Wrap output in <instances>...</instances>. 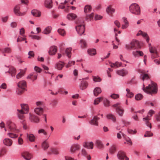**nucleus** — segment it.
<instances>
[{"instance_id":"1","label":"nucleus","mask_w":160,"mask_h":160,"mask_svg":"<svg viewBox=\"0 0 160 160\" xmlns=\"http://www.w3.org/2000/svg\"><path fill=\"white\" fill-rule=\"evenodd\" d=\"M145 86L143 84V87L142 88L143 90L145 92L148 94H152L157 93L158 91V88L157 84L153 82H152L151 84L144 88Z\"/></svg>"},{"instance_id":"2","label":"nucleus","mask_w":160,"mask_h":160,"mask_svg":"<svg viewBox=\"0 0 160 160\" xmlns=\"http://www.w3.org/2000/svg\"><path fill=\"white\" fill-rule=\"evenodd\" d=\"M83 22L81 18L78 19L76 22V23L77 24L76 26V29L80 35H82L85 32V26L83 25Z\"/></svg>"},{"instance_id":"3","label":"nucleus","mask_w":160,"mask_h":160,"mask_svg":"<svg viewBox=\"0 0 160 160\" xmlns=\"http://www.w3.org/2000/svg\"><path fill=\"white\" fill-rule=\"evenodd\" d=\"M130 11L132 13L139 15L140 13V9L139 5L136 3H132L129 7Z\"/></svg>"},{"instance_id":"4","label":"nucleus","mask_w":160,"mask_h":160,"mask_svg":"<svg viewBox=\"0 0 160 160\" xmlns=\"http://www.w3.org/2000/svg\"><path fill=\"white\" fill-rule=\"evenodd\" d=\"M112 107L115 108L116 112L119 116H122L123 115L124 111L121 106L120 103L117 102L113 105Z\"/></svg>"},{"instance_id":"5","label":"nucleus","mask_w":160,"mask_h":160,"mask_svg":"<svg viewBox=\"0 0 160 160\" xmlns=\"http://www.w3.org/2000/svg\"><path fill=\"white\" fill-rule=\"evenodd\" d=\"M117 157L120 160H124V158L125 160H129V158L127 157L124 152L122 151H119L117 155Z\"/></svg>"},{"instance_id":"6","label":"nucleus","mask_w":160,"mask_h":160,"mask_svg":"<svg viewBox=\"0 0 160 160\" xmlns=\"http://www.w3.org/2000/svg\"><path fill=\"white\" fill-rule=\"evenodd\" d=\"M130 45L132 49H138L141 48L139 42L136 40H133L130 42Z\"/></svg>"},{"instance_id":"7","label":"nucleus","mask_w":160,"mask_h":160,"mask_svg":"<svg viewBox=\"0 0 160 160\" xmlns=\"http://www.w3.org/2000/svg\"><path fill=\"white\" fill-rule=\"evenodd\" d=\"M83 146L88 149H92L93 148V143L92 142L87 141L83 144Z\"/></svg>"},{"instance_id":"8","label":"nucleus","mask_w":160,"mask_h":160,"mask_svg":"<svg viewBox=\"0 0 160 160\" xmlns=\"http://www.w3.org/2000/svg\"><path fill=\"white\" fill-rule=\"evenodd\" d=\"M80 146L77 144H72L70 148V151L72 153H74L76 150H78L80 149Z\"/></svg>"},{"instance_id":"9","label":"nucleus","mask_w":160,"mask_h":160,"mask_svg":"<svg viewBox=\"0 0 160 160\" xmlns=\"http://www.w3.org/2000/svg\"><path fill=\"white\" fill-rule=\"evenodd\" d=\"M7 125L9 128L12 131H14L16 130V126L14 123L11 121H8L7 122Z\"/></svg>"},{"instance_id":"10","label":"nucleus","mask_w":160,"mask_h":160,"mask_svg":"<svg viewBox=\"0 0 160 160\" xmlns=\"http://www.w3.org/2000/svg\"><path fill=\"white\" fill-rule=\"evenodd\" d=\"M29 120L32 122L38 123L39 122V119L38 117L35 115L29 113Z\"/></svg>"},{"instance_id":"11","label":"nucleus","mask_w":160,"mask_h":160,"mask_svg":"<svg viewBox=\"0 0 160 160\" xmlns=\"http://www.w3.org/2000/svg\"><path fill=\"white\" fill-rule=\"evenodd\" d=\"M17 85L19 88L25 89V88L26 87V82L25 81L22 80L18 83Z\"/></svg>"},{"instance_id":"12","label":"nucleus","mask_w":160,"mask_h":160,"mask_svg":"<svg viewBox=\"0 0 160 160\" xmlns=\"http://www.w3.org/2000/svg\"><path fill=\"white\" fill-rule=\"evenodd\" d=\"M22 157L26 160H30L32 158V155L29 152H25L22 154Z\"/></svg>"},{"instance_id":"13","label":"nucleus","mask_w":160,"mask_h":160,"mask_svg":"<svg viewBox=\"0 0 160 160\" xmlns=\"http://www.w3.org/2000/svg\"><path fill=\"white\" fill-rule=\"evenodd\" d=\"M99 119V118L97 116H94L93 118L89 121V123L92 125L96 126L98 125V121Z\"/></svg>"},{"instance_id":"14","label":"nucleus","mask_w":160,"mask_h":160,"mask_svg":"<svg viewBox=\"0 0 160 160\" xmlns=\"http://www.w3.org/2000/svg\"><path fill=\"white\" fill-rule=\"evenodd\" d=\"M57 51V47L55 46H51L50 48L48 53L50 55H54Z\"/></svg>"},{"instance_id":"15","label":"nucleus","mask_w":160,"mask_h":160,"mask_svg":"<svg viewBox=\"0 0 160 160\" xmlns=\"http://www.w3.org/2000/svg\"><path fill=\"white\" fill-rule=\"evenodd\" d=\"M116 73L119 75L124 76L128 74V70L126 69H122L117 71Z\"/></svg>"},{"instance_id":"16","label":"nucleus","mask_w":160,"mask_h":160,"mask_svg":"<svg viewBox=\"0 0 160 160\" xmlns=\"http://www.w3.org/2000/svg\"><path fill=\"white\" fill-rule=\"evenodd\" d=\"M44 5L47 8L50 9L52 7V0H45Z\"/></svg>"},{"instance_id":"17","label":"nucleus","mask_w":160,"mask_h":160,"mask_svg":"<svg viewBox=\"0 0 160 160\" xmlns=\"http://www.w3.org/2000/svg\"><path fill=\"white\" fill-rule=\"evenodd\" d=\"M19 7L18 6H16L14 9V12L16 15H17L18 16H22L25 14V12H23L22 13H21L19 10Z\"/></svg>"},{"instance_id":"18","label":"nucleus","mask_w":160,"mask_h":160,"mask_svg":"<svg viewBox=\"0 0 160 160\" xmlns=\"http://www.w3.org/2000/svg\"><path fill=\"white\" fill-rule=\"evenodd\" d=\"M34 112L37 115H41L42 114L43 110L42 108L38 107L34 109Z\"/></svg>"},{"instance_id":"19","label":"nucleus","mask_w":160,"mask_h":160,"mask_svg":"<svg viewBox=\"0 0 160 160\" xmlns=\"http://www.w3.org/2000/svg\"><path fill=\"white\" fill-rule=\"evenodd\" d=\"M52 154H53L55 155H57L59 154V152L57 149L52 148L50 149V151H48V152L47 154L49 155H50Z\"/></svg>"},{"instance_id":"20","label":"nucleus","mask_w":160,"mask_h":160,"mask_svg":"<svg viewBox=\"0 0 160 160\" xmlns=\"http://www.w3.org/2000/svg\"><path fill=\"white\" fill-rule=\"evenodd\" d=\"M64 66V63L63 62H59L56 63L55 68L58 70H61Z\"/></svg>"},{"instance_id":"21","label":"nucleus","mask_w":160,"mask_h":160,"mask_svg":"<svg viewBox=\"0 0 160 160\" xmlns=\"http://www.w3.org/2000/svg\"><path fill=\"white\" fill-rule=\"evenodd\" d=\"M77 17L76 15L73 13H69L67 16V18L68 20H71L75 19Z\"/></svg>"},{"instance_id":"22","label":"nucleus","mask_w":160,"mask_h":160,"mask_svg":"<svg viewBox=\"0 0 160 160\" xmlns=\"http://www.w3.org/2000/svg\"><path fill=\"white\" fill-rule=\"evenodd\" d=\"M107 118L108 119L112 121L113 122H115L116 118L115 115L112 114H109L107 115Z\"/></svg>"},{"instance_id":"23","label":"nucleus","mask_w":160,"mask_h":160,"mask_svg":"<svg viewBox=\"0 0 160 160\" xmlns=\"http://www.w3.org/2000/svg\"><path fill=\"white\" fill-rule=\"evenodd\" d=\"M88 86V83L86 81H82L80 85V88L82 90L86 89Z\"/></svg>"},{"instance_id":"24","label":"nucleus","mask_w":160,"mask_h":160,"mask_svg":"<svg viewBox=\"0 0 160 160\" xmlns=\"http://www.w3.org/2000/svg\"><path fill=\"white\" fill-rule=\"evenodd\" d=\"M49 147V145L47 141H44L42 143V147L44 150H46Z\"/></svg>"},{"instance_id":"25","label":"nucleus","mask_w":160,"mask_h":160,"mask_svg":"<svg viewBox=\"0 0 160 160\" xmlns=\"http://www.w3.org/2000/svg\"><path fill=\"white\" fill-rule=\"evenodd\" d=\"M102 91L101 89L99 87H96L93 90V93L94 95L97 96Z\"/></svg>"},{"instance_id":"26","label":"nucleus","mask_w":160,"mask_h":160,"mask_svg":"<svg viewBox=\"0 0 160 160\" xmlns=\"http://www.w3.org/2000/svg\"><path fill=\"white\" fill-rule=\"evenodd\" d=\"M8 72L11 74L12 76H15L16 72L15 69L13 67H10Z\"/></svg>"},{"instance_id":"27","label":"nucleus","mask_w":160,"mask_h":160,"mask_svg":"<svg viewBox=\"0 0 160 160\" xmlns=\"http://www.w3.org/2000/svg\"><path fill=\"white\" fill-rule=\"evenodd\" d=\"M21 106L22 109L23 110H24L26 112V113H28L29 111V108L28 105L26 104H21Z\"/></svg>"},{"instance_id":"28","label":"nucleus","mask_w":160,"mask_h":160,"mask_svg":"<svg viewBox=\"0 0 160 160\" xmlns=\"http://www.w3.org/2000/svg\"><path fill=\"white\" fill-rule=\"evenodd\" d=\"M32 14L35 17H39L41 15L40 12L37 10H33L31 11Z\"/></svg>"},{"instance_id":"29","label":"nucleus","mask_w":160,"mask_h":160,"mask_svg":"<svg viewBox=\"0 0 160 160\" xmlns=\"http://www.w3.org/2000/svg\"><path fill=\"white\" fill-rule=\"evenodd\" d=\"M92 10V8L90 5H87L85 6L84 8V12L85 13H88L90 12Z\"/></svg>"},{"instance_id":"30","label":"nucleus","mask_w":160,"mask_h":160,"mask_svg":"<svg viewBox=\"0 0 160 160\" xmlns=\"http://www.w3.org/2000/svg\"><path fill=\"white\" fill-rule=\"evenodd\" d=\"M88 54L91 56L94 55L96 54V50L94 49H88Z\"/></svg>"},{"instance_id":"31","label":"nucleus","mask_w":160,"mask_h":160,"mask_svg":"<svg viewBox=\"0 0 160 160\" xmlns=\"http://www.w3.org/2000/svg\"><path fill=\"white\" fill-rule=\"evenodd\" d=\"M52 30V28L51 27L48 26L46 27L43 31L42 33L46 34H48L51 32Z\"/></svg>"},{"instance_id":"32","label":"nucleus","mask_w":160,"mask_h":160,"mask_svg":"<svg viewBox=\"0 0 160 160\" xmlns=\"http://www.w3.org/2000/svg\"><path fill=\"white\" fill-rule=\"evenodd\" d=\"M80 154L83 156L86 157L88 155V153L86 149L84 148L82 149L81 152ZM80 154V153H79L78 155V157H79Z\"/></svg>"},{"instance_id":"33","label":"nucleus","mask_w":160,"mask_h":160,"mask_svg":"<svg viewBox=\"0 0 160 160\" xmlns=\"http://www.w3.org/2000/svg\"><path fill=\"white\" fill-rule=\"evenodd\" d=\"M126 91L127 92L126 96L128 97L131 98L132 97H133V96H134L133 93L132 92H130L129 89L128 88H127L126 89Z\"/></svg>"},{"instance_id":"34","label":"nucleus","mask_w":160,"mask_h":160,"mask_svg":"<svg viewBox=\"0 0 160 160\" xmlns=\"http://www.w3.org/2000/svg\"><path fill=\"white\" fill-rule=\"evenodd\" d=\"M94 16V13H92L88 15H86V20L88 21H91L92 19H93Z\"/></svg>"},{"instance_id":"35","label":"nucleus","mask_w":160,"mask_h":160,"mask_svg":"<svg viewBox=\"0 0 160 160\" xmlns=\"http://www.w3.org/2000/svg\"><path fill=\"white\" fill-rule=\"evenodd\" d=\"M37 77V75H33L32 73H31L27 77V78L28 79H32L33 81H34L36 79Z\"/></svg>"},{"instance_id":"36","label":"nucleus","mask_w":160,"mask_h":160,"mask_svg":"<svg viewBox=\"0 0 160 160\" xmlns=\"http://www.w3.org/2000/svg\"><path fill=\"white\" fill-rule=\"evenodd\" d=\"M106 11L108 13H112L115 12V9L112 8L111 6H109L107 8Z\"/></svg>"},{"instance_id":"37","label":"nucleus","mask_w":160,"mask_h":160,"mask_svg":"<svg viewBox=\"0 0 160 160\" xmlns=\"http://www.w3.org/2000/svg\"><path fill=\"white\" fill-rule=\"evenodd\" d=\"M149 51L150 53H155L156 56L157 55V50L155 47H150Z\"/></svg>"},{"instance_id":"38","label":"nucleus","mask_w":160,"mask_h":160,"mask_svg":"<svg viewBox=\"0 0 160 160\" xmlns=\"http://www.w3.org/2000/svg\"><path fill=\"white\" fill-rule=\"evenodd\" d=\"M27 137L29 140H35V137L33 134H27Z\"/></svg>"},{"instance_id":"39","label":"nucleus","mask_w":160,"mask_h":160,"mask_svg":"<svg viewBox=\"0 0 160 160\" xmlns=\"http://www.w3.org/2000/svg\"><path fill=\"white\" fill-rule=\"evenodd\" d=\"M72 48H68L65 50V53L67 54V56L68 58H70L71 57V51Z\"/></svg>"},{"instance_id":"40","label":"nucleus","mask_w":160,"mask_h":160,"mask_svg":"<svg viewBox=\"0 0 160 160\" xmlns=\"http://www.w3.org/2000/svg\"><path fill=\"white\" fill-rule=\"evenodd\" d=\"M103 98L102 97L98 98L95 99L94 101V104L97 105L98 104L99 102L101 101Z\"/></svg>"},{"instance_id":"41","label":"nucleus","mask_w":160,"mask_h":160,"mask_svg":"<svg viewBox=\"0 0 160 160\" xmlns=\"http://www.w3.org/2000/svg\"><path fill=\"white\" fill-rule=\"evenodd\" d=\"M6 152V150L5 148H2L0 150V157L4 155Z\"/></svg>"},{"instance_id":"42","label":"nucleus","mask_w":160,"mask_h":160,"mask_svg":"<svg viewBox=\"0 0 160 160\" xmlns=\"http://www.w3.org/2000/svg\"><path fill=\"white\" fill-rule=\"evenodd\" d=\"M3 144L6 146H10L12 143V141H3Z\"/></svg>"},{"instance_id":"43","label":"nucleus","mask_w":160,"mask_h":160,"mask_svg":"<svg viewBox=\"0 0 160 160\" xmlns=\"http://www.w3.org/2000/svg\"><path fill=\"white\" fill-rule=\"evenodd\" d=\"M25 72L24 71H21L16 75V78L17 79L21 78L24 75Z\"/></svg>"},{"instance_id":"44","label":"nucleus","mask_w":160,"mask_h":160,"mask_svg":"<svg viewBox=\"0 0 160 160\" xmlns=\"http://www.w3.org/2000/svg\"><path fill=\"white\" fill-rule=\"evenodd\" d=\"M139 35H142L143 37H147L148 36L147 33L142 32L141 31H139V32L137 34V36H138Z\"/></svg>"},{"instance_id":"45","label":"nucleus","mask_w":160,"mask_h":160,"mask_svg":"<svg viewBox=\"0 0 160 160\" xmlns=\"http://www.w3.org/2000/svg\"><path fill=\"white\" fill-rule=\"evenodd\" d=\"M81 47L82 48H85L87 46V44L86 41L83 39L80 41Z\"/></svg>"},{"instance_id":"46","label":"nucleus","mask_w":160,"mask_h":160,"mask_svg":"<svg viewBox=\"0 0 160 160\" xmlns=\"http://www.w3.org/2000/svg\"><path fill=\"white\" fill-rule=\"evenodd\" d=\"M93 80L95 82H100L101 81V79L98 76H93Z\"/></svg>"},{"instance_id":"47","label":"nucleus","mask_w":160,"mask_h":160,"mask_svg":"<svg viewBox=\"0 0 160 160\" xmlns=\"http://www.w3.org/2000/svg\"><path fill=\"white\" fill-rule=\"evenodd\" d=\"M135 98L136 100H139L142 98L143 96L141 94H138L135 95Z\"/></svg>"},{"instance_id":"48","label":"nucleus","mask_w":160,"mask_h":160,"mask_svg":"<svg viewBox=\"0 0 160 160\" xmlns=\"http://www.w3.org/2000/svg\"><path fill=\"white\" fill-rule=\"evenodd\" d=\"M96 144L98 148H102L103 147V145L100 141H97L96 142Z\"/></svg>"},{"instance_id":"49","label":"nucleus","mask_w":160,"mask_h":160,"mask_svg":"<svg viewBox=\"0 0 160 160\" xmlns=\"http://www.w3.org/2000/svg\"><path fill=\"white\" fill-rule=\"evenodd\" d=\"M8 135L10 137L12 138H15L18 136L16 134L12 133H8Z\"/></svg>"},{"instance_id":"50","label":"nucleus","mask_w":160,"mask_h":160,"mask_svg":"<svg viewBox=\"0 0 160 160\" xmlns=\"http://www.w3.org/2000/svg\"><path fill=\"white\" fill-rule=\"evenodd\" d=\"M116 151L115 148L114 146H112L109 149L110 153L111 154H113Z\"/></svg>"},{"instance_id":"51","label":"nucleus","mask_w":160,"mask_h":160,"mask_svg":"<svg viewBox=\"0 0 160 160\" xmlns=\"http://www.w3.org/2000/svg\"><path fill=\"white\" fill-rule=\"evenodd\" d=\"M58 32L62 36H64L65 34V31L63 29H59L58 30Z\"/></svg>"},{"instance_id":"52","label":"nucleus","mask_w":160,"mask_h":160,"mask_svg":"<svg viewBox=\"0 0 160 160\" xmlns=\"http://www.w3.org/2000/svg\"><path fill=\"white\" fill-rule=\"evenodd\" d=\"M38 134L43 133L45 135H46L47 134V132L43 129L39 130L38 131Z\"/></svg>"},{"instance_id":"53","label":"nucleus","mask_w":160,"mask_h":160,"mask_svg":"<svg viewBox=\"0 0 160 160\" xmlns=\"http://www.w3.org/2000/svg\"><path fill=\"white\" fill-rule=\"evenodd\" d=\"M103 103L106 107H108L109 106V101L108 99H105L104 100Z\"/></svg>"},{"instance_id":"54","label":"nucleus","mask_w":160,"mask_h":160,"mask_svg":"<svg viewBox=\"0 0 160 160\" xmlns=\"http://www.w3.org/2000/svg\"><path fill=\"white\" fill-rule=\"evenodd\" d=\"M152 133H151L149 131H147L146 132L144 136L145 137H149L152 136Z\"/></svg>"},{"instance_id":"55","label":"nucleus","mask_w":160,"mask_h":160,"mask_svg":"<svg viewBox=\"0 0 160 160\" xmlns=\"http://www.w3.org/2000/svg\"><path fill=\"white\" fill-rule=\"evenodd\" d=\"M34 69L35 71L37 72L40 73L42 71L41 68L36 66L34 67Z\"/></svg>"},{"instance_id":"56","label":"nucleus","mask_w":160,"mask_h":160,"mask_svg":"<svg viewBox=\"0 0 160 160\" xmlns=\"http://www.w3.org/2000/svg\"><path fill=\"white\" fill-rule=\"evenodd\" d=\"M149 79V77L148 74H144L142 78V80L143 81H144L145 80H148Z\"/></svg>"},{"instance_id":"57","label":"nucleus","mask_w":160,"mask_h":160,"mask_svg":"<svg viewBox=\"0 0 160 160\" xmlns=\"http://www.w3.org/2000/svg\"><path fill=\"white\" fill-rule=\"evenodd\" d=\"M11 52V49L8 48H5L4 50V52L7 53H10Z\"/></svg>"},{"instance_id":"58","label":"nucleus","mask_w":160,"mask_h":160,"mask_svg":"<svg viewBox=\"0 0 160 160\" xmlns=\"http://www.w3.org/2000/svg\"><path fill=\"white\" fill-rule=\"evenodd\" d=\"M125 144H127L129 146H131L132 144V141H125L124 142Z\"/></svg>"},{"instance_id":"59","label":"nucleus","mask_w":160,"mask_h":160,"mask_svg":"<svg viewBox=\"0 0 160 160\" xmlns=\"http://www.w3.org/2000/svg\"><path fill=\"white\" fill-rule=\"evenodd\" d=\"M102 17L100 15H96L94 17V19L96 20H99L101 19Z\"/></svg>"},{"instance_id":"60","label":"nucleus","mask_w":160,"mask_h":160,"mask_svg":"<svg viewBox=\"0 0 160 160\" xmlns=\"http://www.w3.org/2000/svg\"><path fill=\"white\" fill-rule=\"evenodd\" d=\"M25 89H21V88H19L18 89V91L17 92V94L18 95H20L24 91Z\"/></svg>"},{"instance_id":"61","label":"nucleus","mask_w":160,"mask_h":160,"mask_svg":"<svg viewBox=\"0 0 160 160\" xmlns=\"http://www.w3.org/2000/svg\"><path fill=\"white\" fill-rule=\"evenodd\" d=\"M29 55L28 58H30L31 57H33L34 56V53L32 51H30L28 52Z\"/></svg>"},{"instance_id":"62","label":"nucleus","mask_w":160,"mask_h":160,"mask_svg":"<svg viewBox=\"0 0 160 160\" xmlns=\"http://www.w3.org/2000/svg\"><path fill=\"white\" fill-rule=\"evenodd\" d=\"M111 97L113 99H116L119 97V95L117 94H113L111 95Z\"/></svg>"},{"instance_id":"63","label":"nucleus","mask_w":160,"mask_h":160,"mask_svg":"<svg viewBox=\"0 0 160 160\" xmlns=\"http://www.w3.org/2000/svg\"><path fill=\"white\" fill-rule=\"evenodd\" d=\"M36 105L38 107H40L43 105V103L41 101H38L36 102Z\"/></svg>"},{"instance_id":"64","label":"nucleus","mask_w":160,"mask_h":160,"mask_svg":"<svg viewBox=\"0 0 160 160\" xmlns=\"http://www.w3.org/2000/svg\"><path fill=\"white\" fill-rule=\"evenodd\" d=\"M32 38L37 40H39L40 38V37L38 36L32 35L31 36Z\"/></svg>"}]
</instances>
